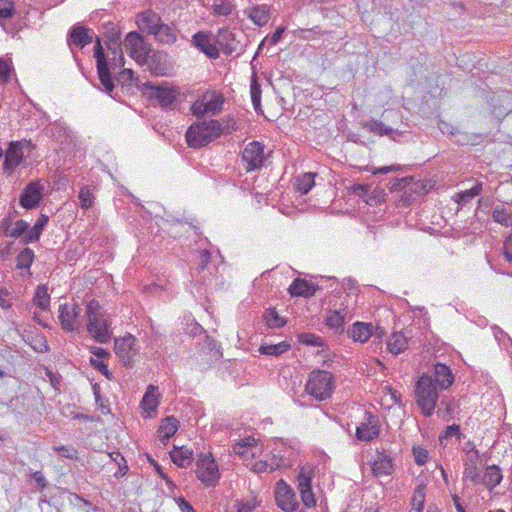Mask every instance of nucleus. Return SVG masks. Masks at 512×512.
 I'll return each mask as SVG.
<instances>
[{
  "instance_id": "nucleus-1",
  "label": "nucleus",
  "mask_w": 512,
  "mask_h": 512,
  "mask_svg": "<svg viewBox=\"0 0 512 512\" xmlns=\"http://www.w3.org/2000/svg\"><path fill=\"white\" fill-rule=\"evenodd\" d=\"M103 34L106 38L107 49L111 51L113 57L107 61L100 38L96 37L94 47V57L97 62V73L104 91L111 95L114 90V82L111 77L110 67L113 69L124 65V57L120 48V31L113 22L103 24Z\"/></svg>"
},
{
  "instance_id": "nucleus-2",
  "label": "nucleus",
  "mask_w": 512,
  "mask_h": 512,
  "mask_svg": "<svg viewBox=\"0 0 512 512\" xmlns=\"http://www.w3.org/2000/svg\"><path fill=\"white\" fill-rule=\"evenodd\" d=\"M87 331L99 343L105 344L111 338V322L102 310L99 302L91 300L86 308Z\"/></svg>"
},
{
  "instance_id": "nucleus-3",
  "label": "nucleus",
  "mask_w": 512,
  "mask_h": 512,
  "mask_svg": "<svg viewBox=\"0 0 512 512\" xmlns=\"http://www.w3.org/2000/svg\"><path fill=\"white\" fill-rule=\"evenodd\" d=\"M219 120L199 121L192 124L186 131L185 137L192 148H201L221 136Z\"/></svg>"
},
{
  "instance_id": "nucleus-4",
  "label": "nucleus",
  "mask_w": 512,
  "mask_h": 512,
  "mask_svg": "<svg viewBox=\"0 0 512 512\" xmlns=\"http://www.w3.org/2000/svg\"><path fill=\"white\" fill-rule=\"evenodd\" d=\"M438 390L440 389L434 383L433 376L428 373H424L416 382V403L425 417H430L435 410L439 398Z\"/></svg>"
},
{
  "instance_id": "nucleus-5",
  "label": "nucleus",
  "mask_w": 512,
  "mask_h": 512,
  "mask_svg": "<svg viewBox=\"0 0 512 512\" xmlns=\"http://www.w3.org/2000/svg\"><path fill=\"white\" fill-rule=\"evenodd\" d=\"M335 385L333 376L325 370H313L309 374L305 391L317 401H324L331 397Z\"/></svg>"
},
{
  "instance_id": "nucleus-6",
  "label": "nucleus",
  "mask_w": 512,
  "mask_h": 512,
  "mask_svg": "<svg viewBox=\"0 0 512 512\" xmlns=\"http://www.w3.org/2000/svg\"><path fill=\"white\" fill-rule=\"evenodd\" d=\"M35 145L31 140L22 139L10 141L4 155L3 171L11 174L22 163L25 151H32Z\"/></svg>"
},
{
  "instance_id": "nucleus-7",
  "label": "nucleus",
  "mask_w": 512,
  "mask_h": 512,
  "mask_svg": "<svg viewBox=\"0 0 512 512\" xmlns=\"http://www.w3.org/2000/svg\"><path fill=\"white\" fill-rule=\"evenodd\" d=\"M144 93L151 100H155L162 108L171 109L175 101H177L180 92L177 88L165 84H155L146 82L143 84Z\"/></svg>"
},
{
  "instance_id": "nucleus-8",
  "label": "nucleus",
  "mask_w": 512,
  "mask_h": 512,
  "mask_svg": "<svg viewBox=\"0 0 512 512\" xmlns=\"http://www.w3.org/2000/svg\"><path fill=\"white\" fill-rule=\"evenodd\" d=\"M114 350L120 362L128 368L135 364V357L139 354L138 340L131 334L115 339Z\"/></svg>"
},
{
  "instance_id": "nucleus-9",
  "label": "nucleus",
  "mask_w": 512,
  "mask_h": 512,
  "mask_svg": "<svg viewBox=\"0 0 512 512\" xmlns=\"http://www.w3.org/2000/svg\"><path fill=\"white\" fill-rule=\"evenodd\" d=\"M224 98L217 92H207L191 106L194 116L200 118L205 114L217 115L221 112Z\"/></svg>"
},
{
  "instance_id": "nucleus-10",
  "label": "nucleus",
  "mask_w": 512,
  "mask_h": 512,
  "mask_svg": "<svg viewBox=\"0 0 512 512\" xmlns=\"http://www.w3.org/2000/svg\"><path fill=\"white\" fill-rule=\"evenodd\" d=\"M197 477L206 486H215L220 479L218 464L211 453H202L197 460Z\"/></svg>"
},
{
  "instance_id": "nucleus-11",
  "label": "nucleus",
  "mask_w": 512,
  "mask_h": 512,
  "mask_svg": "<svg viewBox=\"0 0 512 512\" xmlns=\"http://www.w3.org/2000/svg\"><path fill=\"white\" fill-rule=\"evenodd\" d=\"M314 471L310 466H303L297 476V487L301 495L303 504L307 507H313L316 499L312 491V479Z\"/></svg>"
},
{
  "instance_id": "nucleus-12",
  "label": "nucleus",
  "mask_w": 512,
  "mask_h": 512,
  "mask_svg": "<svg viewBox=\"0 0 512 512\" xmlns=\"http://www.w3.org/2000/svg\"><path fill=\"white\" fill-rule=\"evenodd\" d=\"M81 308L78 304L67 303L59 305V320L61 327L66 332H73L82 326Z\"/></svg>"
},
{
  "instance_id": "nucleus-13",
  "label": "nucleus",
  "mask_w": 512,
  "mask_h": 512,
  "mask_svg": "<svg viewBox=\"0 0 512 512\" xmlns=\"http://www.w3.org/2000/svg\"><path fill=\"white\" fill-rule=\"evenodd\" d=\"M124 46L129 55L138 63H141L142 60H147L148 52H151L150 47L142 36L135 31L129 32L126 35Z\"/></svg>"
},
{
  "instance_id": "nucleus-14",
  "label": "nucleus",
  "mask_w": 512,
  "mask_h": 512,
  "mask_svg": "<svg viewBox=\"0 0 512 512\" xmlns=\"http://www.w3.org/2000/svg\"><path fill=\"white\" fill-rule=\"evenodd\" d=\"M242 160L247 172L260 169L264 163V145L258 141L247 144L242 152Z\"/></svg>"
},
{
  "instance_id": "nucleus-15",
  "label": "nucleus",
  "mask_w": 512,
  "mask_h": 512,
  "mask_svg": "<svg viewBox=\"0 0 512 512\" xmlns=\"http://www.w3.org/2000/svg\"><path fill=\"white\" fill-rule=\"evenodd\" d=\"M277 505L286 512H292L297 509L298 502L293 489L283 480L277 483L275 491Z\"/></svg>"
},
{
  "instance_id": "nucleus-16",
  "label": "nucleus",
  "mask_w": 512,
  "mask_h": 512,
  "mask_svg": "<svg viewBox=\"0 0 512 512\" xmlns=\"http://www.w3.org/2000/svg\"><path fill=\"white\" fill-rule=\"evenodd\" d=\"M43 190L39 182L28 183L19 197V204L27 210L36 208L43 198Z\"/></svg>"
},
{
  "instance_id": "nucleus-17",
  "label": "nucleus",
  "mask_w": 512,
  "mask_h": 512,
  "mask_svg": "<svg viewBox=\"0 0 512 512\" xmlns=\"http://www.w3.org/2000/svg\"><path fill=\"white\" fill-rule=\"evenodd\" d=\"M492 114L502 120L505 116L512 112V92L501 91L494 93L489 100Z\"/></svg>"
},
{
  "instance_id": "nucleus-18",
  "label": "nucleus",
  "mask_w": 512,
  "mask_h": 512,
  "mask_svg": "<svg viewBox=\"0 0 512 512\" xmlns=\"http://www.w3.org/2000/svg\"><path fill=\"white\" fill-rule=\"evenodd\" d=\"M379 421L376 416L366 412L364 421L356 429V437L360 441L369 442L380 433Z\"/></svg>"
},
{
  "instance_id": "nucleus-19",
  "label": "nucleus",
  "mask_w": 512,
  "mask_h": 512,
  "mask_svg": "<svg viewBox=\"0 0 512 512\" xmlns=\"http://www.w3.org/2000/svg\"><path fill=\"white\" fill-rule=\"evenodd\" d=\"M243 14L256 26L263 27L271 18L272 8L267 4L250 3V5L243 10Z\"/></svg>"
},
{
  "instance_id": "nucleus-20",
  "label": "nucleus",
  "mask_w": 512,
  "mask_h": 512,
  "mask_svg": "<svg viewBox=\"0 0 512 512\" xmlns=\"http://www.w3.org/2000/svg\"><path fill=\"white\" fill-rule=\"evenodd\" d=\"M434 383L440 390L448 389L454 382V375L449 366L443 363H436L433 366L432 374Z\"/></svg>"
},
{
  "instance_id": "nucleus-21",
  "label": "nucleus",
  "mask_w": 512,
  "mask_h": 512,
  "mask_svg": "<svg viewBox=\"0 0 512 512\" xmlns=\"http://www.w3.org/2000/svg\"><path fill=\"white\" fill-rule=\"evenodd\" d=\"M92 41L93 35L90 33V30L80 25L73 26L67 38L69 45L74 44L81 49L90 44Z\"/></svg>"
},
{
  "instance_id": "nucleus-22",
  "label": "nucleus",
  "mask_w": 512,
  "mask_h": 512,
  "mask_svg": "<svg viewBox=\"0 0 512 512\" xmlns=\"http://www.w3.org/2000/svg\"><path fill=\"white\" fill-rule=\"evenodd\" d=\"M166 54L162 52H148L147 60H142L140 64H147L152 74L156 76H164L167 74L165 64Z\"/></svg>"
},
{
  "instance_id": "nucleus-23",
  "label": "nucleus",
  "mask_w": 512,
  "mask_h": 512,
  "mask_svg": "<svg viewBox=\"0 0 512 512\" xmlns=\"http://www.w3.org/2000/svg\"><path fill=\"white\" fill-rule=\"evenodd\" d=\"M194 45L207 57L217 59L219 57L218 48L211 42L210 36L204 32H197L193 36Z\"/></svg>"
},
{
  "instance_id": "nucleus-24",
  "label": "nucleus",
  "mask_w": 512,
  "mask_h": 512,
  "mask_svg": "<svg viewBox=\"0 0 512 512\" xmlns=\"http://www.w3.org/2000/svg\"><path fill=\"white\" fill-rule=\"evenodd\" d=\"M372 471L375 476L391 475L393 473L392 459L384 450H377V457L373 462Z\"/></svg>"
},
{
  "instance_id": "nucleus-25",
  "label": "nucleus",
  "mask_w": 512,
  "mask_h": 512,
  "mask_svg": "<svg viewBox=\"0 0 512 512\" xmlns=\"http://www.w3.org/2000/svg\"><path fill=\"white\" fill-rule=\"evenodd\" d=\"M317 286L305 279L296 278L288 288L291 296L311 297L315 294Z\"/></svg>"
},
{
  "instance_id": "nucleus-26",
  "label": "nucleus",
  "mask_w": 512,
  "mask_h": 512,
  "mask_svg": "<svg viewBox=\"0 0 512 512\" xmlns=\"http://www.w3.org/2000/svg\"><path fill=\"white\" fill-rule=\"evenodd\" d=\"M138 26L142 31L153 34L162 23L161 18L155 12L148 10L138 16Z\"/></svg>"
},
{
  "instance_id": "nucleus-27",
  "label": "nucleus",
  "mask_w": 512,
  "mask_h": 512,
  "mask_svg": "<svg viewBox=\"0 0 512 512\" xmlns=\"http://www.w3.org/2000/svg\"><path fill=\"white\" fill-rule=\"evenodd\" d=\"M179 428V421L174 416L164 418L158 429L159 440L163 445H166L169 439L177 432Z\"/></svg>"
},
{
  "instance_id": "nucleus-28",
  "label": "nucleus",
  "mask_w": 512,
  "mask_h": 512,
  "mask_svg": "<svg viewBox=\"0 0 512 512\" xmlns=\"http://www.w3.org/2000/svg\"><path fill=\"white\" fill-rule=\"evenodd\" d=\"M171 460L180 468L188 467L193 461V450L185 446L176 447L170 452Z\"/></svg>"
},
{
  "instance_id": "nucleus-29",
  "label": "nucleus",
  "mask_w": 512,
  "mask_h": 512,
  "mask_svg": "<svg viewBox=\"0 0 512 512\" xmlns=\"http://www.w3.org/2000/svg\"><path fill=\"white\" fill-rule=\"evenodd\" d=\"M373 333V326L369 323L356 322L348 330V335L356 342H366Z\"/></svg>"
},
{
  "instance_id": "nucleus-30",
  "label": "nucleus",
  "mask_w": 512,
  "mask_h": 512,
  "mask_svg": "<svg viewBox=\"0 0 512 512\" xmlns=\"http://www.w3.org/2000/svg\"><path fill=\"white\" fill-rule=\"evenodd\" d=\"M48 220L49 218L46 215L41 214L36 223L31 228L29 227V231L24 235L22 242L29 244L38 241Z\"/></svg>"
},
{
  "instance_id": "nucleus-31",
  "label": "nucleus",
  "mask_w": 512,
  "mask_h": 512,
  "mask_svg": "<svg viewBox=\"0 0 512 512\" xmlns=\"http://www.w3.org/2000/svg\"><path fill=\"white\" fill-rule=\"evenodd\" d=\"M10 218H5L3 221L4 234L11 238H24V235L29 231V223L25 220H18L15 223V227L11 228Z\"/></svg>"
},
{
  "instance_id": "nucleus-32",
  "label": "nucleus",
  "mask_w": 512,
  "mask_h": 512,
  "mask_svg": "<svg viewBox=\"0 0 512 512\" xmlns=\"http://www.w3.org/2000/svg\"><path fill=\"white\" fill-rule=\"evenodd\" d=\"M502 478L501 469L497 465H491L486 468L482 483L491 490L500 484Z\"/></svg>"
},
{
  "instance_id": "nucleus-33",
  "label": "nucleus",
  "mask_w": 512,
  "mask_h": 512,
  "mask_svg": "<svg viewBox=\"0 0 512 512\" xmlns=\"http://www.w3.org/2000/svg\"><path fill=\"white\" fill-rule=\"evenodd\" d=\"M407 346L408 339L401 332L393 333L387 343V348L389 352H391L394 355H398L401 352H403L407 348Z\"/></svg>"
},
{
  "instance_id": "nucleus-34",
  "label": "nucleus",
  "mask_w": 512,
  "mask_h": 512,
  "mask_svg": "<svg viewBox=\"0 0 512 512\" xmlns=\"http://www.w3.org/2000/svg\"><path fill=\"white\" fill-rule=\"evenodd\" d=\"M483 191V184L481 182H477L472 188L456 193L453 197L454 201L461 206H464L471 202V200L480 195Z\"/></svg>"
},
{
  "instance_id": "nucleus-35",
  "label": "nucleus",
  "mask_w": 512,
  "mask_h": 512,
  "mask_svg": "<svg viewBox=\"0 0 512 512\" xmlns=\"http://www.w3.org/2000/svg\"><path fill=\"white\" fill-rule=\"evenodd\" d=\"M290 348H291V345L287 341H282V342L277 343V344L263 343L259 347V352L261 354H263V355L280 356L283 353H285L288 350H290Z\"/></svg>"
},
{
  "instance_id": "nucleus-36",
  "label": "nucleus",
  "mask_w": 512,
  "mask_h": 512,
  "mask_svg": "<svg viewBox=\"0 0 512 512\" xmlns=\"http://www.w3.org/2000/svg\"><path fill=\"white\" fill-rule=\"evenodd\" d=\"M152 35L161 43L172 44L176 41L174 29L164 23H161Z\"/></svg>"
},
{
  "instance_id": "nucleus-37",
  "label": "nucleus",
  "mask_w": 512,
  "mask_h": 512,
  "mask_svg": "<svg viewBox=\"0 0 512 512\" xmlns=\"http://www.w3.org/2000/svg\"><path fill=\"white\" fill-rule=\"evenodd\" d=\"M425 489L426 486L423 483H420L416 486L411 499L412 508L410 512H423L425 503Z\"/></svg>"
},
{
  "instance_id": "nucleus-38",
  "label": "nucleus",
  "mask_w": 512,
  "mask_h": 512,
  "mask_svg": "<svg viewBox=\"0 0 512 512\" xmlns=\"http://www.w3.org/2000/svg\"><path fill=\"white\" fill-rule=\"evenodd\" d=\"M363 128L379 136H388L391 135L394 131L391 127L386 126L381 121L374 119L363 123Z\"/></svg>"
},
{
  "instance_id": "nucleus-39",
  "label": "nucleus",
  "mask_w": 512,
  "mask_h": 512,
  "mask_svg": "<svg viewBox=\"0 0 512 512\" xmlns=\"http://www.w3.org/2000/svg\"><path fill=\"white\" fill-rule=\"evenodd\" d=\"M33 303L42 310H48L50 306V295L46 286H38L33 298Z\"/></svg>"
},
{
  "instance_id": "nucleus-40",
  "label": "nucleus",
  "mask_w": 512,
  "mask_h": 512,
  "mask_svg": "<svg viewBox=\"0 0 512 512\" xmlns=\"http://www.w3.org/2000/svg\"><path fill=\"white\" fill-rule=\"evenodd\" d=\"M492 218L495 222L506 227L512 225V213L503 207L496 206L492 211Z\"/></svg>"
},
{
  "instance_id": "nucleus-41",
  "label": "nucleus",
  "mask_w": 512,
  "mask_h": 512,
  "mask_svg": "<svg viewBox=\"0 0 512 512\" xmlns=\"http://www.w3.org/2000/svg\"><path fill=\"white\" fill-rule=\"evenodd\" d=\"M314 177L315 175L313 173H305L301 177H298L296 179L297 191L303 195L307 194L315 184Z\"/></svg>"
},
{
  "instance_id": "nucleus-42",
  "label": "nucleus",
  "mask_w": 512,
  "mask_h": 512,
  "mask_svg": "<svg viewBox=\"0 0 512 512\" xmlns=\"http://www.w3.org/2000/svg\"><path fill=\"white\" fill-rule=\"evenodd\" d=\"M79 204L82 209H89L94 205L95 196L89 186H82L80 188L79 194Z\"/></svg>"
},
{
  "instance_id": "nucleus-43",
  "label": "nucleus",
  "mask_w": 512,
  "mask_h": 512,
  "mask_svg": "<svg viewBox=\"0 0 512 512\" xmlns=\"http://www.w3.org/2000/svg\"><path fill=\"white\" fill-rule=\"evenodd\" d=\"M235 7L232 0H215L213 11L218 16H229L235 10Z\"/></svg>"
},
{
  "instance_id": "nucleus-44",
  "label": "nucleus",
  "mask_w": 512,
  "mask_h": 512,
  "mask_svg": "<svg viewBox=\"0 0 512 512\" xmlns=\"http://www.w3.org/2000/svg\"><path fill=\"white\" fill-rule=\"evenodd\" d=\"M264 321L270 328H280L286 324V321L278 315L274 308H269L264 313Z\"/></svg>"
},
{
  "instance_id": "nucleus-45",
  "label": "nucleus",
  "mask_w": 512,
  "mask_h": 512,
  "mask_svg": "<svg viewBox=\"0 0 512 512\" xmlns=\"http://www.w3.org/2000/svg\"><path fill=\"white\" fill-rule=\"evenodd\" d=\"M34 260V251L28 247L24 248L17 256V268L29 269Z\"/></svg>"
},
{
  "instance_id": "nucleus-46",
  "label": "nucleus",
  "mask_w": 512,
  "mask_h": 512,
  "mask_svg": "<svg viewBox=\"0 0 512 512\" xmlns=\"http://www.w3.org/2000/svg\"><path fill=\"white\" fill-rule=\"evenodd\" d=\"M325 323L329 328L334 329L335 331H340L343 329L344 316H342L339 311H332L326 317Z\"/></svg>"
},
{
  "instance_id": "nucleus-47",
  "label": "nucleus",
  "mask_w": 512,
  "mask_h": 512,
  "mask_svg": "<svg viewBox=\"0 0 512 512\" xmlns=\"http://www.w3.org/2000/svg\"><path fill=\"white\" fill-rule=\"evenodd\" d=\"M298 340L302 344L314 347H320L324 345L322 338L313 333H301L298 335Z\"/></svg>"
},
{
  "instance_id": "nucleus-48",
  "label": "nucleus",
  "mask_w": 512,
  "mask_h": 512,
  "mask_svg": "<svg viewBox=\"0 0 512 512\" xmlns=\"http://www.w3.org/2000/svg\"><path fill=\"white\" fill-rule=\"evenodd\" d=\"M250 93L253 107L258 112L261 107V88L256 80H253L251 83Z\"/></svg>"
},
{
  "instance_id": "nucleus-49",
  "label": "nucleus",
  "mask_w": 512,
  "mask_h": 512,
  "mask_svg": "<svg viewBox=\"0 0 512 512\" xmlns=\"http://www.w3.org/2000/svg\"><path fill=\"white\" fill-rule=\"evenodd\" d=\"M464 479H469L472 483H482V476L476 465H466L464 469Z\"/></svg>"
},
{
  "instance_id": "nucleus-50",
  "label": "nucleus",
  "mask_w": 512,
  "mask_h": 512,
  "mask_svg": "<svg viewBox=\"0 0 512 512\" xmlns=\"http://www.w3.org/2000/svg\"><path fill=\"white\" fill-rule=\"evenodd\" d=\"M53 450L60 454L62 457H65L67 459L71 460H77L78 459V451L72 447V446H54Z\"/></svg>"
},
{
  "instance_id": "nucleus-51",
  "label": "nucleus",
  "mask_w": 512,
  "mask_h": 512,
  "mask_svg": "<svg viewBox=\"0 0 512 512\" xmlns=\"http://www.w3.org/2000/svg\"><path fill=\"white\" fill-rule=\"evenodd\" d=\"M14 3L10 0H0V18L9 19L14 15Z\"/></svg>"
},
{
  "instance_id": "nucleus-52",
  "label": "nucleus",
  "mask_w": 512,
  "mask_h": 512,
  "mask_svg": "<svg viewBox=\"0 0 512 512\" xmlns=\"http://www.w3.org/2000/svg\"><path fill=\"white\" fill-rule=\"evenodd\" d=\"M155 389L156 388L154 386L150 385L143 397L142 404L145 406V409L147 410H154L158 405L157 400L151 394V391H154Z\"/></svg>"
},
{
  "instance_id": "nucleus-53",
  "label": "nucleus",
  "mask_w": 512,
  "mask_h": 512,
  "mask_svg": "<svg viewBox=\"0 0 512 512\" xmlns=\"http://www.w3.org/2000/svg\"><path fill=\"white\" fill-rule=\"evenodd\" d=\"M413 455L417 465H424L429 459V452L421 446L413 447Z\"/></svg>"
},
{
  "instance_id": "nucleus-54",
  "label": "nucleus",
  "mask_w": 512,
  "mask_h": 512,
  "mask_svg": "<svg viewBox=\"0 0 512 512\" xmlns=\"http://www.w3.org/2000/svg\"><path fill=\"white\" fill-rule=\"evenodd\" d=\"M90 364L91 366L99 371L104 377H106L108 380L112 379V373L109 371L108 366L100 360H97L93 357L90 358Z\"/></svg>"
},
{
  "instance_id": "nucleus-55",
  "label": "nucleus",
  "mask_w": 512,
  "mask_h": 512,
  "mask_svg": "<svg viewBox=\"0 0 512 512\" xmlns=\"http://www.w3.org/2000/svg\"><path fill=\"white\" fill-rule=\"evenodd\" d=\"M11 60L0 58V80L7 82L11 73Z\"/></svg>"
},
{
  "instance_id": "nucleus-56",
  "label": "nucleus",
  "mask_w": 512,
  "mask_h": 512,
  "mask_svg": "<svg viewBox=\"0 0 512 512\" xmlns=\"http://www.w3.org/2000/svg\"><path fill=\"white\" fill-rule=\"evenodd\" d=\"M285 32V27L284 26H280L278 27L275 32L270 36V37H266L262 42L261 44L259 45V49H261V47L263 46V43L265 41H268L270 45H276L282 38L283 36V33Z\"/></svg>"
},
{
  "instance_id": "nucleus-57",
  "label": "nucleus",
  "mask_w": 512,
  "mask_h": 512,
  "mask_svg": "<svg viewBox=\"0 0 512 512\" xmlns=\"http://www.w3.org/2000/svg\"><path fill=\"white\" fill-rule=\"evenodd\" d=\"M221 135L222 134H231L232 132L237 130L236 122L233 118L227 117L226 119H222L221 122Z\"/></svg>"
},
{
  "instance_id": "nucleus-58",
  "label": "nucleus",
  "mask_w": 512,
  "mask_h": 512,
  "mask_svg": "<svg viewBox=\"0 0 512 512\" xmlns=\"http://www.w3.org/2000/svg\"><path fill=\"white\" fill-rule=\"evenodd\" d=\"M267 460L270 472H273L277 469H281L282 467L286 466L285 459H283L281 456L273 455Z\"/></svg>"
},
{
  "instance_id": "nucleus-59",
  "label": "nucleus",
  "mask_w": 512,
  "mask_h": 512,
  "mask_svg": "<svg viewBox=\"0 0 512 512\" xmlns=\"http://www.w3.org/2000/svg\"><path fill=\"white\" fill-rule=\"evenodd\" d=\"M453 436H456L459 440L462 436V433L460 431V426L457 425V424H452V425H449L446 427V430L444 432V435L440 437V439L442 438H450V437H453Z\"/></svg>"
},
{
  "instance_id": "nucleus-60",
  "label": "nucleus",
  "mask_w": 512,
  "mask_h": 512,
  "mask_svg": "<svg viewBox=\"0 0 512 512\" xmlns=\"http://www.w3.org/2000/svg\"><path fill=\"white\" fill-rule=\"evenodd\" d=\"M242 443L244 447H246V450H248L249 456H254L255 452L253 451L256 448V440L254 437H246L239 441Z\"/></svg>"
},
{
  "instance_id": "nucleus-61",
  "label": "nucleus",
  "mask_w": 512,
  "mask_h": 512,
  "mask_svg": "<svg viewBox=\"0 0 512 512\" xmlns=\"http://www.w3.org/2000/svg\"><path fill=\"white\" fill-rule=\"evenodd\" d=\"M31 479L36 483L40 489H44L48 485V481L40 471L31 474Z\"/></svg>"
},
{
  "instance_id": "nucleus-62",
  "label": "nucleus",
  "mask_w": 512,
  "mask_h": 512,
  "mask_svg": "<svg viewBox=\"0 0 512 512\" xmlns=\"http://www.w3.org/2000/svg\"><path fill=\"white\" fill-rule=\"evenodd\" d=\"M503 254L507 261L512 262V235L508 236L504 241Z\"/></svg>"
},
{
  "instance_id": "nucleus-63",
  "label": "nucleus",
  "mask_w": 512,
  "mask_h": 512,
  "mask_svg": "<svg viewBox=\"0 0 512 512\" xmlns=\"http://www.w3.org/2000/svg\"><path fill=\"white\" fill-rule=\"evenodd\" d=\"M256 507L253 501H241L237 505V512H252Z\"/></svg>"
},
{
  "instance_id": "nucleus-64",
  "label": "nucleus",
  "mask_w": 512,
  "mask_h": 512,
  "mask_svg": "<svg viewBox=\"0 0 512 512\" xmlns=\"http://www.w3.org/2000/svg\"><path fill=\"white\" fill-rule=\"evenodd\" d=\"M177 503L181 512H196L192 505L186 501L184 497H179Z\"/></svg>"
}]
</instances>
